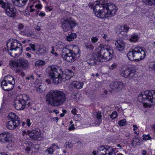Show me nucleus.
I'll return each instance as SVG.
<instances>
[{
  "label": "nucleus",
  "instance_id": "obj_60",
  "mask_svg": "<svg viewBox=\"0 0 155 155\" xmlns=\"http://www.w3.org/2000/svg\"><path fill=\"white\" fill-rule=\"evenodd\" d=\"M91 64H96L97 60L95 59L94 58L93 59H91Z\"/></svg>",
  "mask_w": 155,
  "mask_h": 155
},
{
  "label": "nucleus",
  "instance_id": "obj_54",
  "mask_svg": "<svg viewBox=\"0 0 155 155\" xmlns=\"http://www.w3.org/2000/svg\"><path fill=\"white\" fill-rule=\"evenodd\" d=\"M35 7L38 9H41L42 8V6L41 4H38L35 5Z\"/></svg>",
  "mask_w": 155,
  "mask_h": 155
},
{
  "label": "nucleus",
  "instance_id": "obj_55",
  "mask_svg": "<svg viewBox=\"0 0 155 155\" xmlns=\"http://www.w3.org/2000/svg\"><path fill=\"white\" fill-rule=\"evenodd\" d=\"M38 0H29V5H34Z\"/></svg>",
  "mask_w": 155,
  "mask_h": 155
},
{
  "label": "nucleus",
  "instance_id": "obj_31",
  "mask_svg": "<svg viewBox=\"0 0 155 155\" xmlns=\"http://www.w3.org/2000/svg\"><path fill=\"white\" fill-rule=\"evenodd\" d=\"M105 1L104 0H97V9L99 8L105 7Z\"/></svg>",
  "mask_w": 155,
  "mask_h": 155
},
{
  "label": "nucleus",
  "instance_id": "obj_53",
  "mask_svg": "<svg viewBox=\"0 0 155 155\" xmlns=\"http://www.w3.org/2000/svg\"><path fill=\"white\" fill-rule=\"evenodd\" d=\"M129 28V27L127 25H124V31L126 32H128Z\"/></svg>",
  "mask_w": 155,
  "mask_h": 155
},
{
  "label": "nucleus",
  "instance_id": "obj_41",
  "mask_svg": "<svg viewBox=\"0 0 155 155\" xmlns=\"http://www.w3.org/2000/svg\"><path fill=\"white\" fill-rule=\"evenodd\" d=\"M117 117V114L116 111H114L113 112L112 114L110 116V117L112 119H115Z\"/></svg>",
  "mask_w": 155,
  "mask_h": 155
},
{
  "label": "nucleus",
  "instance_id": "obj_23",
  "mask_svg": "<svg viewBox=\"0 0 155 155\" xmlns=\"http://www.w3.org/2000/svg\"><path fill=\"white\" fill-rule=\"evenodd\" d=\"M13 4L15 6L22 7L25 6L28 0H12Z\"/></svg>",
  "mask_w": 155,
  "mask_h": 155
},
{
  "label": "nucleus",
  "instance_id": "obj_26",
  "mask_svg": "<svg viewBox=\"0 0 155 155\" xmlns=\"http://www.w3.org/2000/svg\"><path fill=\"white\" fill-rule=\"evenodd\" d=\"M48 51V48L46 47L43 48L40 47L37 50V53L38 54H44L47 53Z\"/></svg>",
  "mask_w": 155,
  "mask_h": 155
},
{
  "label": "nucleus",
  "instance_id": "obj_29",
  "mask_svg": "<svg viewBox=\"0 0 155 155\" xmlns=\"http://www.w3.org/2000/svg\"><path fill=\"white\" fill-rule=\"evenodd\" d=\"M77 35L75 33H71L67 36L66 40L68 41H71L76 38Z\"/></svg>",
  "mask_w": 155,
  "mask_h": 155
},
{
  "label": "nucleus",
  "instance_id": "obj_46",
  "mask_svg": "<svg viewBox=\"0 0 155 155\" xmlns=\"http://www.w3.org/2000/svg\"><path fill=\"white\" fill-rule=\"evenodd\" d=\"M118 124L120 126H123L126 124V121L125 120H121L118 122Z\"/></svg>",
  "mask_w": 155,
  "mask_h": 155
},
{
  "label": "nucleus",
  "instance_id": "obj_42",
  "mask_svg": "<svg viewBox=\"0 0 155 155\" xmlns=\"http://www.w3.org/2000/svg\"><path fill=\"white\" fill-rule=\"evenodd\" d=\"M66 147L69 149H72L73 147L72 143L71 142H67L66 143Z\"/></svg>",
  "mask_w": 155,
  "mask_h": 155
},
{
  "label": "nucleus",
  "instance_id": "obj_16",
  "mask_svg": "<svg viewBox=\"0 0 155 155\" xmlns=\"http://www.w3.org/2000/svg\"><path fill=\"white\" fill-rule=\"evenodd\" d=\"M22 46L12 50V51H10V50H8V54L14 58H18L19 57L22 53Z\"/></svg>",
  "mask_w": 155,
  "mask_h": 155
},
{
  "label": "nucleus",
  "instance_id": "obj_28",
  "mask_svg": "<svg viewBox=\"0 0 155 155\" xmlns=\"http://www.w3.org/2000/svg\"><path fill=\"white\" fill-rule=\"evenodd\" d=\"M138 35L135 33H134L131 36L129 40L130 42H135L138 41Z\"/></svg>",
  "mask_w": 155,
  "mask_h": 155
},
{
  "label": "nucleus",
  "instance_id": "obj_12",
  "mask_svg": "<svg viewBox=\"0 0 155 155\" xmlns=\"http://www.w3.org/2000/svg\"><path fill=\"white\" fill-rule=\"evenodd\" d=\"M105 8L110 17L114 16L118 10L117 6L114 4L109 2L105 4Z\"/></svg>",
  "mask_w": 155,
  "mask_h": 155
},
{
  "label": "nucleus",
  "instance_id": "obj_19",
  "mask_svg": "<svg viewBox=\"0 0 155 155\" xmlns=\"http://www.w3.org/2000/svg\"><path fill=\"white\" fill-rule=\"evenodd\" d=\"M105 8L103 7L99 8L97 12V17L101 18H105L110 17L107 12L106 11Z\"/></svg>",
  "mask_w": 155,
  "mask_h": 155
},
{
  "label": "nucleus",
  "instance_id": "obj_9",
  "mask_svg": "<svg viewBox=\"0 0 155 155\" xmlns=\"http://www.w3.org/2000/svg\"><path fill=\"white\" fill-rule=\"evenodd\" d=\"M17 101L15 104V107L17 110H23L25 109L26 104L27 101L29 100V97L28 95L23 94L18 96L17 98Z\"/></svg>",
  "mask_w": 155,
  "mask_h": 155
},
{
  "label": "nucleus",
  "instance_id": "obj_56",
  "mask_svg": "<svg viewBox=\"0 0 155 155\" xmlns=\"http://www.w3.org/2000/svg\"><path fill=\"white\" fill-rule=\"evenodd\" d=\"M91 40L93 43H95L97 41V38L96 37H92L91 38Z\"/></svg>",
  "mask_w": 155,
  "mask_h": 155
},
{
  "label": "nucleus",
  "instance_id": "obj_1",
  "mask_svg": "<svg viewBox=\"0 0 155 155\" xmlns=\"http://www.w3.org/2000/svg\"><path fill=\"white\" fill-rule=\"evenodd\" d=\"M47 104L52 106H58L65 101V94L60 90H52L48 92L46 97Z\"/></svg>",
  "mask_w": 155,
  "mask_h": 155
},
{
  "label": "nucleus",
  "instance_id": "obj_4",
  "mask_svg": "<svg viewBox=\"0 0 155 155\" xmlns=\"http://www.w3.org/2000/svg\"><path fill=\"white\" fill-rule=\"evenodd\" d=\"M48 74L55 84L61 83L64 77V74H61V68L57 66H52L48 68Z\"/></svg>",
  "mask_w": 155,
  "mask_h": 155
},
{
  "label": "nucleus",
  "instance_id": "obj_64",
  "mask_svg": "<svg viewBox=\"0 0 155 155\" xmlns=\"http://www.w3.org/2000/svg\"><path fill=\"white\" fill-rule=\"evenodd\" d=\"M39 15L41 17H44L45 15V14L44 12H41L39 14Z\"/></svg>",
  "mask_w": 155,
  "mask_h": 155
},
{
  "label": "nucleus",
  "instance_id": "obj_7",
  "mask_svg": "<svg viewBox=\"0 0 155 155\" xmlns=\"http://www.w3.org/2000/svg\"><path fill=\"white\" fill-rule=\"evenodd\" d=\"M138 99L140 102L148 101L155 104V91H147L142 92L139 95Z\"/></svg>",
  "mask_w": 155,
  "mask_h": 155
},
{
  "label": "nucleus",
  "instance_id": "obj_59",
  "mask_svg": "<svg viewBox=\"0 0 155 155\" xmlns=\"http://www.w3.org/2000/svg\"><path fill=\"white\" fill-rule=\"evenodd\" d=\"M31 124V123L30 122V120L29 119H27L26 120V124L27 126L29 127L30 126Z\"/></svg>",
  "mask_w": 155,
  "mask_h": 155
},
{
  "label": "nucleus",
  "instance_id": "obj_51",
  "mask_svg": "<svg viewBox=\"0 0 155 155\" xmlns=\"http://www.w3.org/2000/svg\"><path fill=\"white\" fill-rule=\"evenodd\" d=\"M77 112H78V110L75 108H73L71 111V113L74 115H76V114Z\"/></svg>",
  "mask_w": 155,
  "mask_h": 155
},
{
  "label": "nucleus",
  "instance_id": "obj_52",
  "mask_svg": "<svg viewBox=\"0 0 155 155\" xmlns=\"http://www.w3.org/2000/svg\"><path fill=\"white\" fill-rule=\"evenodd\" d=\"M24 26L23 24L20 23L18 25V29L19 30H21L24 28Z\"/></svg>",
  "mask_w": 155,
  "mask_h": 155
},
{
  "label": "nucleus",
  "instance_id": "obj_11",
  "mask_svg": "<svg viewBox=\"0 0 155 155\" xmlns=\"http://www.w3.org/2000/svg\"><path fill=\"white\" fill-rule=\"evenodd\" d=\"M125 84L122 81H116L111 82L109 86L111 90L118 92L122 90L125 87Z\"/></svg>",
  "mask_w": 155,
  "mask_h": 155
},
{
  "label": "nucleus",
  "instance_id": "obj_3",
  "mask_svg": "<svg viewBox=\"0 0 155 155\" xmlns=\"http://www.w3.org/2000/svg\"><path fill=\"white\" fill-rule=\"evenodd\" d=\"M79 49L77 47L69 50L66 48L63 49L61 57L63 59L68 62H73L80 56Z\"/></svg>",
  "mask_w": 155,
  "mask_h": 155
},
{
  "label": "nucleus",
  "instance_id": "obj_22",
  "mask_svg": "<svg viewBox=\"0 0 155 155\" xmlns=\"http://www.w3.org/2000/svg\"><path fill=\"white\" fill-rule=\"evenodd\" d=\"M110 147L108 146L106 147L103 145L100 146L97 148V154H99V155H106Z\"/></svg>",
  "mask_w": 155,
  "mask_h": 155
},
{
  "label": "nucleus",
  "instance_id": "obj_25",
  "mask_svg": "<svg viewBox=\"0 0 155 155\" xmlns=\"http://www.w3.org/2000/svg\"><path fill=\"white\" fill-rule=\"evenodd\" d=\"M84 85V83L82 82H80L76 81H73L71 84V86L72 87L77 89L81 88Z\"/></svg>",
  "mask_w": 155,
  "mask_h": 155
},
{
  "label": "nucleus",
  "instance_id": "obj_27",
  "mask_svg": "<svg viewBox=\"0 0 155 155\" xmlns=\"http://www.w3.org/2000/svg\"><path fill=\"white\" fill-rule=\"evenodd\" d=\"M9 116L11 119L10 120L17 121V120H18L20 123V119L14 113L11 112L9 113Z\"/></svg>",
  "mask_w": 155,
  "mask_h": 155
},
{
  "label": "nucleus",
  "instance_id": "obj_47",
  "mask_svg": "<svg viewBox=\"0 0 155 155\" xmlns=\"http://www.w3.org/2000/svg\"><path fill=\"white\" fill-rule=\"evenodd\" d=\"M143 139L145 140H149L151 138L149 134L147 135H143Z\"/></svg>",
  "mask_w": 155,
  "mask_h": 155
},
{
  "label": "nucleus",
  "instance_id": "obj_62",
  "mask_svg": "<svg viewBox=\"0 0 155 155\" xmlns=\"http://www.w3.org/2000/svg\"><path fill=\"white\" fill-rule=\"evenodd\" d=\"M29 7L31 9L30 10V12H34L35 9L32 8L33 7V5H29Z\"/></svg>",
  "mask_w": 155,
  "mask_h": 155
},
{
  "label": "nucleus",
  "instance_id": "obj_13",
  "mask_svg": "<svg viewBox=\"0 0 155 155\" xmlns=\"http://www.w3.org/2000/svg\"><path fill=\"white\" fill-rule=\"evenodd\" d=\"M12 135L10 132L5 131L0 134V140L4 143H8L11 140Z\"/></svg>",
  "mask_w": 155,
  "mask_h": 155
},
{
  "label": "nucleus",
  "instance_id": "obj_15",
  "mask_svg": "<svg viewBox=\"0 0 155 155\" xmlns=\"http://www.w3.org/2000/svg\"><path fill=\"white\" fill-rule=\"evenodd\" d=\"M120 74L123 77L128 78L129 79L133 78L135 76V72L129 69L122 71L120 72Z\"/></svg>",
  "mask_w": 155,
  "mask_h": 155
},
{
  "label": "nucleus",
  "instance_id": "obj_6",
  "mask_svg": "<svg viewBox=\"0 0 155 155\" xmlns=\"http://www.w3.org/2000/svg\"><path fill=\"white\" fill-rule=\"evenodd\" d=\"M28 61L23 58H19L18 61L11 60L9 63L11 68L16 72H18L20 71L21 67L22 68L28 67Z\"/></svg>",
  "mask_w": 155,
  "mask_h": 155
},
{
  "label": "nucleus",
  "instance_id": "obj_50",
  "mask_svg": "<svg viewBox=\"0 0 155 155\" xmlns=\"http://www.w3.org/2000/svg\"><path fill=\"white\" fill-rule=\"evenodd\" d=\"M29 46L30 48H31L33 51H35L36 50V45L35 44H29Z\"/></svg>",
  "mask_w": 155,
  "mask_h": 155
},
{
  "label": "nucleus",
  "instance_id": "obj_2",
  "mask_svg": "<svg viewBox=\"0 0 155 155\" xmlns=\"http://www.w3.org/2000/svg\"><path fill=\"white\" fill-rule=\"evenodd\" d=\"M114 51L109 46L100 44L97 48V61L103 62L111 59Z\"/></svg>",
  "mask_w": 155,
  "mask_h": 155
},
{
  "label": "nucleus",
  "instance_id": "obj_48",
  "mask_svg": "<svg viewBox=\"0 0 155 155\" xmlns=\"http://www.w3.org/2000/svg\"><path fill=\"white\" fill-rule=\"evenodd\" d=\"M51 53L53 54H54L56 57L58 55V54L57 52H55V49L53 46L52 47V50L51 51Z\"/></svg>",
  "mask_w": 155,
  "mask_h": 155
},
{
  "label": "nucleus",
  "instance_id": "obj_45",
  "mask_svg": "<svg viewBox=\"0 0 155 155\" xmlns=\"http://www.w3.org/2000/svg\"><path fill=\"white\" fill-rule=\"evenodd\" d=\"M117 66V64L115 63H114L109 67V69L110 70H112L116 68Z\"/></svg>",
  "mask_w": 155,
  "mask_h": 155
},
{
  "label": "nucleus",
  "instance_id": "obj_32",
  "mask_svg": "<svg viewBox=\"0 0 155 155\" xmlns=\"http://www.w3.org/2000/svg\"><path fill=\"white\" fill-rule=\"evenodd\" d=\"M106 155H117V154L115 153L114 149L110 147H109Z\"/></svg>",
  "mask_w": 155,
  "mask_h": 155
},
{
  "label": "nucleus",
  "instance_id": "obj_30",
  "mask_svg": "<svg viewBox=\"0 0 155 155\" xmlns=\"http://www.w3.org/2000/svg\"><path fill=\"white\" fill-rule=\"evenodd\" d=\"M23 35H26L28 37H32L34 36V34H33L32 32L28 28H25V29Z\"/></svg>",
  "mask_w": 155,
  "mask_h": 155
},
{
  "label": "nucleus",
  "instance_id": "obj_33",
  "mask_svg": "<svg viewBox=\"0 0 155 155\" xmlns=\"http://www.w3.org/2000/svg\"><path fill=\"white\" fill-rule=\"evenodd\" d=\"M143 3L146 5H155V0H142Z\"/></svg>",
  "mask_w": 155,
  "mask_h": 155
},
{
  "label": "nucleus",
  "instance_id": "obj_34",
  "mask_svg": "<svg viewBox=\"0 0 155 155\" xmlns=\"http://www.w3.org/2000/svg\"><path fill=\"white\" fill-rule=\"evenodd\" d=\"M45 88V84H42L39 85L37 89V90L39 93H41L44 91Z\"/></svg>",
  "mask_w": 155,
  "mask_h": 155
},
{
  "label": "nucleus",
  "instance_id": "obj_58",
  "mask_svg": "<svg viewBox=\"0 0 155 155\" xmlns=\"http://www.w3.org/2000/svg\"><path fill=\"white\" fill-rule=\"evenodd\" d=\"M75 129V128L74 126V124H71V126L68 128V130H74Z\"/></svg>",
  "mask_w": 155,
  "mask_h": 155
},
{
  "label": "nucleus",
  "instance_id": "obj_61",
  "mask_svg": "<svg viewBox=\"0 0 155 155\" xmlns=\"http://www.w3.org/2000/svg\"><path fill=\"white\" fill-rule=\"evenodd\" d=\"M26 80H32L34 79V76L33 75H31L30 77H27L25 78Z\"/></svg>",
  "mask_w": 155,
  "mask_h": 155
},
{
  "label": "nucleus",
  "instance_id": "obj_39",
  "mask_svg": "<svg viewBox=\"0 0 155 155\" xmlns=\"http://www.w3.org/2000/svg\"><path fill=\"white\" fill-rule=\"evenodd\" d=\"M45 152L48 154L52 155L53 154L54 152V150L52 148L50 147L45 150Z\"/></svg>",
  "mask_w": 155,
  "mask_h": 155
},
{
  "label": "nucleus",
  "instance_id": "obj_37",
  "mask_svg": "<svg viewBox=\"0 0 155 155\" xmlns=\"http://www.w3.org/2000/svg\"><path fill=\"white\" fill-rule=\"evenodd\" d=\"M140 142V140L137 138H135L131 143V145L134 147H136Z\"/></svg>",
  "mask_w": 155,
  "mask_h": 155
},
{
  "label": "nucleus",
  "instance_id": "obj_43",
  "mask_svg": "<svg viewBox=\"0 0 155 155\" xmlns=\"http://www.w3.org/2000/svg\"><path fill=\"white\" fill-rule=\"evenodd\" d=\"M149 68H150L152 69L155 71V63L151 62L149 63Z\"/></svg>",
  "mask_w": 155,
  "mask_h": 155
},
{
  "label": "nucleus",
  "instance_id": "obj_44",
  "mask_svg": "<svg viewBox=\"0 0 155 155\" xmlns=\"http://www.w3.org/2000/svg\"><path fill=\"white\" fill-rule=\"evenodd\" d=\"M65 46L64 43L62 42H59L58 44V46L59 48L60 49H62L64 48V47Z\"/></svg>",
  "mask_w": 155,
  "mask_h": 155
},
{
  "label": "nucleus",
  "instance_id": "obj_40",
  "mask_svg": "<svg viewBox=\"0 0 155 155\" xmlns=\"http://www.w3.org/2000/svg\"><path fill=\"white\" fill-rule=\"evenodd\" d=\"M72 97L75 101H77L79 99V95L78 93H75L73 95H72Z\"/></svg>",
  "mask_w": 155,
  "mask_h": 155
},
{
  "label": "nucleus",
  "instance_id": "obj_20",
  "mask_svg": "<svg viewBox=\"0 0 155 155\" xmlns=\"http://www.w3.org/2000/svg\"><path fill=\"white\" fill-rule=\"evenodd\" d=\"M19 121L17 120V121L9 120L6 124V127L10 130H14L20 124Z\"/></svg>",
  "mask_w": 155,
  "mask_h": 155
},
{
  "label": "nucleus",
  "instance_id": "obj_36",
  "mask_svg": "<svg viewBox=\"0 0 155 155\" xmlns=\"http://www.w3.org/2000/svg\"><path fill=\"white\" fill-rule=\"evenodd\" d=\"M0 5L1 7L3 8H7V7H8L9 6L8 5L7 3L5 2L3 0H0Z\"/></svg>",
  "mask_w": 155,
  "mask_h": 155
},
{
  "label": "nucleus",
  "instance_id": "obj_5",
  "mask_svg": "<svg viewBox=\"0 0 155 155\" xmlns=\"http://www.w3.org/2000/svg\"><path fill=\"white\" fill-rule=\"evenodd\" d=\"M146 56L145 53L143 48L139 47H135L127 54V56L131 61H139L143 59Z\"/></svg>",
  "mask_w": 155,
  "mask_h": 155
},
{
  "label": "nucleus",
  "instance_id": "obj_21",
  "mask_svg": "<svg viewBox=\"0 0 155 155\" xmlns=\"http://www.w3.org/2000/svg\"><path fill=\"white\" fill-rule=\"evenodd\" d=\"M115 45L117 50L120 51L124 50L126 43L122 40L118 39L115 42Z\"/></svg>",
  "mask_w": 155,
  "mask_h": 155
},
{
  "label": "nucleus",
  "instance_id": "obj_24",
  "mask_svg": "<svg viewBox=\"0 0 155 155\" xmlns=\"http://www.w3.org/2000/svg\"><path fill=\"white\" fill-rule=\"evenodd\" d=\"M64 77L66 80H69L72 78L74 75L73 71L71 70H67L65 71V74L63 73Z\"/></svg>",
  "mask_w": 155,
  "mask_h": 155
},
{
  "label": "nucleus",
  "instance_id": "obj_18",
  "mask_svg": "<svg viewBox=\"0 0 155 155\" xmlns=\"http://www.w3.org/2000/svg\"><path fill=\"white\" fill-rule=\"evenodd\" d=\"M7 15L10 17H15L16 15V10L13 6H9L7 7L5 9Z\"/></svg>",
  "mask_w": 155,
  "mask_h": 155
},
{
  "label": "nucleus",
  "instance_id": "obj_10",
  "mask_svg": "<svg viewBox=\"0 0 155 155\" xmlns=\"http://www.w3.org/2000/svg\"><path fill=\"white\" fill-rule=\"evenodd\" d=\"M61 26L64 31L66 32L68 31L70 28L72 29L74 28L77 24L74 21L68 19L61 21Z\"/></svg>",
  "mask_w": 155,
  "mask_h": 155
},
{
  "label": "nucleus",
  "instance_id": "obj_57",
  "mask_svg": "<svg viewBox=\"0 0 155 155\" xmlns=\"http://www.w3.org/2000/svg\"><path fill=\"white\" fill-rule=\"evenodd\" d=\"M25 150L28 153H29L30 152L31 148L29 147H27L25 149Z\"/></svg>",
  "mask_w": 155,
  "mask_h": 155
},
{
  "label": "nucleus",
  "instance_id": "obj_49",
  "mask_svg": "<svg viewBox=\"0 0 155 155\" xmlns=\"http://www.w3.org/2000/svg\"><path fill=\"white\" fill-rule=\"evenodd\" d=\"M86 46L87 48H89L91 50H93L94 48V46L91 44L86 45Z\"/></svg>",
  "mask_w": 155,
  "mask_h": 155
},
{
  "label": "nucleus",
  "instance_id": "obj_14",
  "mask_svg": "<svg viewBox=\"0 0 155 155\" xmlns=\"http://www.w3.org/2000/svg\"><path fill=\"white\" fill-rule=\"evenodd\" d=\"M21 46V43L16 40H14L12 41H9L8 42L7 44L8 51L10 50V51Z\"/></svg>",
  "mask_w": 155,
  "mask_h": 155
},
{
  "label": "nucleus",
  "instance_id": "obj_8",
  "mask_svg": "<svg viewBox=\"0 0 155 155\" xmlns=\"http://www.w3.org/2000/svg\"><path fill=\"white\" fill-rule=\"evenodd\" d=\"M15 82L14 78L11 76H7L2 81L1 86L5 91H10L13 88Z\"/></svg>",
  "mask_w": 155,
  "mask_h": 155
},
{
  "label": "nucleus",
  "instance_id": "obj_38",
  "mask_svg": "<svg viewBox=\"0 0 155 155\" xmlns=\"http://www.w3.org/2000/svg\"><path fill=\"white\" fill-rule=\"evenodd\" d=\"M45 64V61L42 60H39L36 61L35 63L36 66H40L44 65Z\"/></svg>",
  "mask_w": 155,
  "mask_h": 155
},
{
  "label": "nucleus",
  "instance_id": "obj_35",
  "mask_svg": "<svg viewBox=\"0 0 155 155\" xmlns=\"http://www.w3.org/2000/svg\"><path fill=\"white\" fill-rule=\"evenodd\" d=\"M102 120V115L101 111L97 112V124H100Z\"/></svg>",
  "mask_w": 155,
  "mask_h": 155
},
{
  "label": "nucleus",
  "instance_id": "obj_17",
  "mask_svg": "<svg viewBox=\"0 0 155 155\" xmlns=\"http://www.w3.org/2000/svg\"><path fill=\"white\" fill-rule=\"evenodd\" d=\"M27 133L30 137L35 140L40 137L41 134L40 130L38 129H35L31 131L28 130Z\"/></svg>",
  "mask_w": 155,
  "mask_h": 155
},
{
  "label": "nucleus",
  "instance_id": "obj_63",
  "mask_svg": "<svg viewBox=\"0 0 155 155\" xmlns=\"http://www.w3.org/2000/svg\"><path fill=\"white\" fill-rule=\"evenodd\" d=\"M46 12H48V11L50 12L52 10V8L47 6L46 8Z\"/></svg>",
  "mask_w": 155,
  "mask_h": 155
}]
</instances>
